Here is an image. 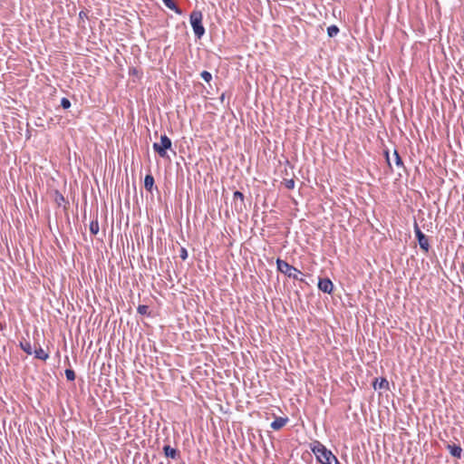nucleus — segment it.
I'll list each match as a JSON object with an SVG mask.
<instances>
[{"label":"nucleus","mask_w":464,"mask_h":464,"mask_svg":"<svg viewBox=\"0 0 464 464\" xmlns=\"http://www.w3.org/2000/svg\"><path fill=\"white\" fill-rule=\"evenodd\" d=\"M99 222L98 218L96 217L94 219H92L90 223V231L92 235H97L99 232Z\"/></svg>","instance_id":"nucleus-15"},{"label":"nucleus","mask_w":464,"mask_h":464,"mask_svg":"<svg viewBox=\"0 0 464 464\" xmlns=\"http://www.w3.org/2000/svg\"><path fill=\"white\" fill-rule=\"evenodd\" d=\"M154 178L151 174H147L144 179V187L146 190L151 192L154 186Z\"/></svg>","instance_id":"nucleus-12"},{"label":"nucleus","mask_w":464,"mask_h":464,"mask_svg":"<svg viewBox=\"0 0 464 464\" xmlns=\"http://www.w3.org/2000/svg\"><path fill=\"white\" fill-rule=\"evenodd\" d=\"M162 2L168 8L174 11L176 14H182L181 9L175 4L173 0H162Z\"/></svg>","instance_id":"nucleus-13"},{"label":"nucleus","mask_w":464,"mask_h":464,"mask_svg":"<svg viewBox=\"0 0 464 464\" xmlns=\"http://www.w3.org/2000/svg\"><path fill=\"white\" fill-rule=\"evenodd\" d=\"M276 267L280 273L285 275L289 278L304 282V279L303 277H300V276L303 275L302 272L295 268V266L288 264L286 261L277 258Z\"/></svg>","instance_id":"nucleus-2"},{"label":"nucleus","mask_w":464,"mask_h":464,"mask_svg":"<svg viewBox=\"0 0 464 464\" xmlns=\"http://www.w3.org/2000/svg\"><path fill=\"white\" fill-rule=\"evenodd\" d=\"M373 388L375 390H389V382L386 378L376 379L373 382Z\"/></svg>","instance_id":"nucleus-11"},{"label":"nucleus","mask_w":464,"mask_h":464,"mask_svg":"<svg viewBox=\"0 0 464 464\" xmlns=\"http://www.w3.org/2000/svg\"><path fill=\"white\" fill-rule=\"evenodd\" d=\"M339 27L335 24H332L330 25L328 28H327V34L329 37H334L338 34L339 33Z\"/></svg>","instance_id":"nucleus-17"},{"label":"nucleus","mask_w":464,"mask_h":464,"mask_svg":"<svg viewBox=\"0 0 464 464\" xmlns=\"http://www.w3.org/2000/svg\"><path fill=\"white\" fill-rule=\"evenodd\" d=\"M203 14L199 10H194L189 15L190 24L197 38L200 39L205 34V27L202 24Z\"/></svg>","instance_id":"nucleus-3"},{"label":"nucleus","mask_w":464,"mask_h":464,"mask_svg":"<svg viewBox=\"0 0 464 464\" xmlns=\"http://www.w3.org/2000/svg\"><path fill=\"white\" fill-rule=\"evenodd\" d=\"M55 200L58 203V205H61V202L65 201L64 197L59 192H56Z\"/></svg>","instance_id":"nucleus-25"},{"label":"nucleus","mask_w":464,"mask_h":464,"mask_svg":"<svg viewBox=\"0 0 464 464\" xmlns=\"http://www.w3.org/2000/svg\"><path fill=\"white\" fill-rule=\"evenodd\" d=\"M311 450L315 455L317 460L322 464H332L333 459L335 464H339L337 458L332 451L327 450V448L318 440L312 443Z\"/></svg>","instance_id":"nucleus-1"},{"label":"nucleus","mask_w":464,"mask_h":464,"mask_svg":"<svg viewBox=\"0 0 464 464\" xmlns=\"http://www.w3.org/2000/svg\"><path fill=\"white\" fill-rule=\"evenodd\" d=\"M137 312L141 315L150 316V312L149 311V306L145 304H140L137 307Z\"/></svg>","instance_id":"nucleus-18"},{"label":"nucleus","mask_w":464,"mask_h":464,"mask_svg":"<svg viewBox=\"0 0 464 464\" xmlns=\"http://www.w3.org/2000/svg\"><path fill=\"white\" fill-rule=\"evenodd\" d=\"M21 349L27 354L31 355L33 353V348L28 341L21 342L20 343Z\"/></svg>","instance_id":"nucleus-16"},{"label":"nucleus","mask_w":464,"mask_h":464,"mask_svg":"<svg viewBox=\"0 0 464 464\" xmlns=\"http://www.w3.org/2000/svg\"><path fill=\"white\" fill-rule=\"evenodd\" d=\"M162 450H163V453L166 458L172 459H178L180 458L179 450L176 448H172L169 444H166Z\"/></svg>","instance_id":"nucleus-8"},{"label":"nucleus","mask_w":464,"mask_h":464,"mask_svg":"<svg viewBox=\"0 0 464 464\" xmlns=\"http://www.w3.org/2000/svg\"><path fill=\"white\" fill-rule=\"evenodd\" d=\"M83 14V12H80L79 15H80L81 17H83V14Z\"/></svg>","instance_id":"nucleus-28"},{"label":"nucleus","mask_w":464,"mask_h":464,"mask_svg":"<svg viewBox=\"0 0 464 464\" xmlns=\"http://www.w3.org/2000/svg\"><path fill=\"white\" fill-rule=\"evenodd\" d=\"M295 180L293 179H285L284 185L288 189H293L295 188Z\"/></svg>","instance_id":"nucleus-22"},{"label":"nucleus","mask_w":464,"mask_h":464,"mask_svg":"<svg viewBox=\"0 0 464 464\" xmlns=\"http://www.w3.org/2000/svg\"><path fill=\"white\" fill-rule=\"evenodd\" d=\"M200 76L207 82H209L212 80V74L208 71L201 72Z\"/></svg>","instance_id":"nucleus-20"},{"label":"nucleus","mask_w":464,"mask_h":464,"mask_svg":"<svg viewBox=\"0 0 464 464\" xmlns=\"http://www.w3.org/2000/svg\"><path fill=\"white\" fill-rule=\"evenodd\" d=\"M179 256L182 260H186L188 258V251L185 247L180 248Z\"/></svg>","instance_id":"nucleus-24"},{"label":"nucleus","mask_w":464,"mask_h":464,"mask_svg":"<svg viewBox=\"0 0 464 464\" xmlns=\"http://www.w3.org/2000/svg\"><path fill=\"white\" fill-rule=\"evenodd\" d=\"M244 195L239 190H236L233 194V205L237 211H241L244 206Z\"/></svg>","instance_id":"nucleus-7"},{"label":"nucleus","mask_w":464,"mask_h":464,"mask_svg":"<svg viewBox=\"0 0 464 464\" xmlns=\"http://www.w3.org/2000/svg\"><path fill=\"white\" fill-rule=\"evenodd\" d=\"M318 288L324 293L331 294L334 290V284L329 278H319Z\"/></svg>","instance_id":"nucleus-6"},{"label":"nucleus","mask_w":464,"mask_h":464,"mask_svg":"<svg viewBox=\"0 0 464 464\" xmlns=\"http://www.w3.org/2000/svg\"><path fill=\"white\" fill-rule=\"evenodd\" d=\"M33 353H34L35 358L42 360V361H46L49 358V354L41 347H39L38 349H35L33 352Z\"/></svg>","instance_id":"nucleus-14"},{"label":"nucleus","mask_w":464,"mask_h":464,"mask_svg":"<svg viewBox=\"0 0 464 464\" xmlns=\"http://www.w3.org/2000/svg\"><path fill=\"white\" fill-rule=\"evenodd\" d=\"M65 376H66V379L68 381H74L75 380V372L72 369H66L65 372Z\"/></svg>","instance_id":"nucleus-19"},{"label":"nucleus","mask_w":464,"mask_h":464,"mask_svg":"<svg viewBox=\"0 0 464 464\" xmlns=\"http://www.w3.org/2000/svg\"><path fill=\"white\" fill-rule=\"evenodd\" d=\"M61 106L63 108V109H69L71 107V102L69 101V99L63 97L62 100H61Z\"/></svg>","instance_id":"nucleus-23"},{"label":"nucleus","mask_w":464,"mask_h":464,"mask_svg":"<svg viewBox=\"0 0 464 464\" xmlns=\"http://www.w3.org/2000/svg\"><path fill=\"white\" fill-rule=\"evenodd\" d=\"M171 140L166 134H163L160 136V141L154 142L152 147L160 157L165 158L167 157V150L171 148Z\"/></svg>","instance_id":"nucleus-4"},{"label":"nucleus","mask_w":464,"mask_h":464,"mask_svg":"<svg viewBox=\"0 0 464 464\" xmlns=\"http://www.w3.org/2000/svg\"><path fill=\"white\" fill-rule=\"evenodd\" d=\"M83 14V12H80L79 15H80L81 17H83V14Z\"/></svg>","instance_id":"nucleus-29"},{"label":"nucleus","mask_w":464,"mask_h":464,"mask_svg":"<svg viewBox=\"0 0 464 464\" xmlns=\"http://www.w3.org/2000/svg\"><path fill=\"white\" fill-rule=\"evenodd\" d=\"M393 155L395 157V164L398 167L403 166V161L396 150H394Z\"/></svg>","instance_id":"nucleus-21"},{"label":"nucleus","mask_w":464,"mask_h":464,"mask_svg":"<svg viewBox=\"0 0 464 464\" xmlns=\"http://www.w3.org/2000/svg\"><path fill=\"white\" fill-rule=\"evenodd\" d=\"M224 100H225V93H223V94L220 96V101H221V102H224Z\"/></svg>","instance_id":"nucleus-27"},{"label":"nucleus","mask_w":464,"mask_h":464,"mask_svg":"<svg viewBox=\"0 0 464 464\" xmlns=\"http://www.w3.org/2000/svg\"><path fill=\"white\" fill-rule=\"evenodd\" d=\"M288 418L285 417V418H283V417H278V418H276L270 424V427L274 430H278L280 429H282L287 422H288Z\"/></svg>","instance_id":"nucleus-9"},{"label":"nucleus","mask_w":464,"mask_h":464,"mask_svg":"<svg viewBox=\"0 0 464 464\" xmlns=\"http://www.w3.org/2000/svg\"><path fill=\"white\" fill-rule=\"evenodd\" d=\"M414 233L415 237L418 240L420 247L425 252L428 253L430 249L429 239L427 236L420 230L417 222L414 223Z\"/></svg>","instance_id":"nucleus-5"},{"label":"nucleus","mask_w":464,"mask_h":464,"mask_svg":"<svg viewBox=\"0 0 464 464\" xmlns=\"http://www.w3.org/2000/svg\"><path fill=\"white\" fill-rule=\"evenodd\" d=\"M385 156H386V160H387L388 164L391 166L390 159H389V152L388 151H385Z\"/></svg>","instance_id":"nucleus-26"},{"label":"nucleus","mask_w":464,"mask_h":464,"mask_svg":"<svg viewBox=\"0 0 464 464\" xmlns=\"http://www.w3.org/2000/svg\"><path fill=\"white\" fill-rule=\"evenodd\" d=\"M447 449L449 450L451 456L457 459L461 458L462 449L459 445L456 444H448Z\"/></svg>","instance_id":"nucleus-10"}]
</instances>
